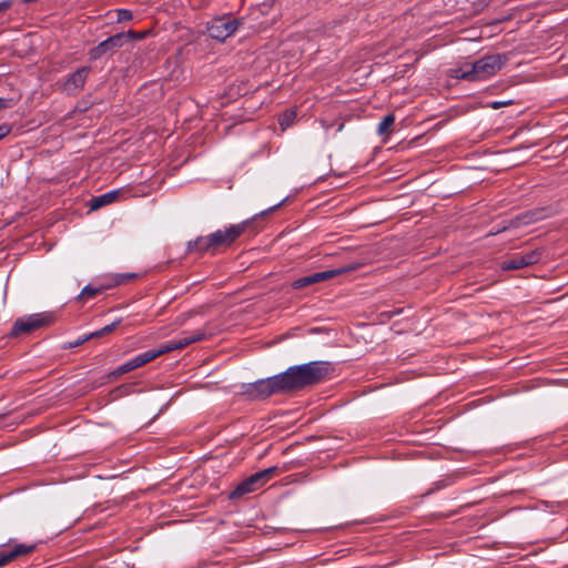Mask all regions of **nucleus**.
Here are the masks:
<instances>
[{
  "label": "nucleus",
  "mask_w": 568,
  "mask_h": 568,
  "mask_svg": "<svg viewBox=\"0 0 568 568\" xmlns=\"http://www.w3.org/2000/svg\"><path fill=\"white\" fill-rule=\"evenodd\" d=\"M115 13L118 22L129 21L132 19V12L128 9H118L115 10Z\"/></svg>",
  "instance_id": "nucleus-21"
},
{
  "label": "nucleus",
  "mask_w": 568,
  "mask_h": 568,
  "mask_svg": "<svg viewBox=\"0 0 568 568\" xmlns=\"http://www.w3.org/2000/svg\"><path fill=\"white\" fill-rule=\"evenodd\" d=\"M124 32L116 33L112 37H109L104 41L100 42L97 47L92 48L89 51V55L91 60H98L108 51L119 48L123 44Z\"/></svg>",
  "instance_id": "nucleus-14"
},
{
  "label": "nucleus",
  "mask_w": 568,
  "mask_h": 568,
  "mask_svg": "<svg viewBox=\"0 0 568 568\" xmlns=\"http://www.w3.org/2000/svg\"><path fill=\"white\" fill-rule=\"evenodd\" d=\"M119 323H120L119 321L113 322L112 324L104 326V327H103V328H101L100 331H97V332L92 333V334L90 335V337H92V336H97V337H99V336H102V335L109 334V333H111V332H112V331H113V329L119 325Z\"/></svg>",
  "instance_id": "nucleus-20"
},
{
  "label": "nucleus",
  "mask_w": 568,
  "mask_h": 568,
  "mask_svg": "<svg viewBox=\"0 0 568 568\" xmlns=\"http://www.w3.org/2000/svg\"><path fill=\"white\" fill-rule=\"evenodd\" d=\"M144 37H145V32L128 31L124 33V39L129 38V39L140 40V39H143Z\"/></svg>",
  "instance_id": "nucleus-22"
},
{
  "label": "nucleus",
  "mask_w": 568,
  "mask_h": 568,
  "mask_svg": "<svg viewBox=\"0 0 568 568\" xmlns=\"http://www.w3.org/2000/svg\"><path fill=\"white\" fill-rule=\"evenodd\" d=\"M247 393L254 398H267L278 393H286L282 375L277 374L268 378L258 379L247 387Z\"/></svg>",
  "instance_id": "nucleus-5"
},
{
  "label": "nucleus",
  "mask_w": 568,
  "mask_h": 568,
  "mask_svg": "<svg viewBox=\"0 0 568 568\" xmlns=\"http://www.w3.org/2000/svg\"><path fill=\"white\" fill-rule=\"evenodd\" d=\"M295 119L296 112L294 110H287L278 119L280 126L282 130H285L294 123Z\"/></svg>",
  "instance_id": "nucleus-17"
},
{
  "label": "nucleus",
  "mask_w": 568,
  "mask_h": 568,
  "mask_svg": "<svg viewBox=\"0 0 568 568\" xmlns=\"http://www.w3.org/2000/svg\"><path fill=\"white\" fill-rule=\"evenodd\" d=\"M540 257L541 252L539 250H534L525 254H518L505 261L501 265V268L505 271L519 270L537 263Z\"/></svg>",
  "instance_id": "nucleus-11"
},
{
  "label": "nucleus",
  "mask_w": 568,
  "mask_h": 568,
  "mask_svg": "<svg viewBox=\"0 0 568 568\" xmlns=\"http://www.w3.org/2000/svg\"><path fill=\"white\" fill-rule=\"evenodd\" d=\"M277 473V467L273 466L266 468L264 470L257 471L242 483H240L233 491L230 494L231 499L241 498L242 496L253 493L264 484H266L275 474Z\"/></svg>",
  "instance_id": "nucleus-4"
},
{
  "label": "nucleus",
  "mask_w": 568,
  "mask_h": 568,
  "mask_svg": "<svg viewBox=\"0 0 568 568\" xmlns=\"http://www.w3.org/2000/svg\"><path fill=\"white\" fill-rule=\"evenodd\" d=\"M11 4H12V2L9 0L0 2V11L9 9L11 7Z\"/></svg>",
  "instance_id": "nucleus-26"
},
{
  "label": "nucleus",
  "mask_w": 568,
  "mask_h": 568,
  "mask_svg": "<svg viewBox=\"0 0 568 568\" xmlns=\"http://www.w3.org/2000/svg\"><path fill=\"white\" fill-rule=\"evenodd\" d=\"M8 547H10V549L0 550V567L8 565L21 556L29 555L36 549V545L23 542L14 544L13 546L9 544Z\"/></svg>",
  "instance_id": "nucleus-13"
},
{
  "label": "nucleus",
  "mask_w": 568,
  "mask_h": 568,
  "mask_svg": "<svg viewBox=\"0 0 568 568\" xmlns=\"http://www.w3.org/2000/svg\"><path fill=\"white\" fill-rule=\"evenodd\" d=\"M241 26V20L230 16H221L212 19L207 24V32L211 38L225 41L233 36Z\"/></svg>",
  "instance_id": "nucleus-6"
},
{
  "label": "nucleus",
  "mask_w": 568,
  "mask_h": 568,
  "mask_svg": "<svg viewBox=\"0 0 568 568\" xmlns=\"http://www.w3.org/2000/svg\"><path fill=\"white\" fill-rule=\"evenodd\" d=\"M119 196V191H111L108 193H104L102 195H99L97 197H93L91 200V209L98 210L106 204L113 203Z\"/></svg>",
  "instance_id": "nucleus-15"
},
{
  "label": "nucleus",
  "mask_w": 568,
  "mask_h": 568,
  "mask_svg": "<svg viewBox=\"0 0 568 568\" xmlns=\"http://www.w3.org/2000/svg\"><path fill=\"white\" fill-rule=\"evenodd\" d=\"M90 67H82L67 78L62 84V89L68 94H74L83 89L88 75L90 73Z\"/></svg>",
  "instance_id": "nucleus-12"
},
{
  "label": "nucleus",
  "mask_w": 568,
  "mask_h": 568,
  "mask_svg": "<svg viewBox=\"0 0 568 568\" xmlns=\"http://www.w3.org/2000/svg\"><path fill=\"white\" fill-rule=\"evenodd\" d=\"M10 133V128L7 124L0 125V140Z\"/></svg>",
  "instance_id": "nucleus-25"
},
{
  "label": "nucleus",
  "mask_w": 568,
  "mask_h": 568,
  "mask_svg": "<svg viewBox=\"0 0 568 568\" xmlns=\"http://www.w3.org/2000/svg\"><path fill=\"white\" fill-rule=\"evenodd\" d=\"M158 353L155 349H150V351H146L144 353H141L136 356H134L133 358H131L130 361L123 363L122 365H120L119 367H116L112 373H111V376L113 377H119L123 374H126L133 369H136L141 366H144L145 364L154 361L155 358H158Z\"/></svg>",
  "instance_id": "nucleus-10"
},
{
  "label": "nucleus",
  "mask_w": 568,
  "mask_h": 568,
  "mask_svg": "<svg viewBox=\"0 0 568 568\" xmlns=\"http://www.w3.org/2000/svg\"><path fill=\"white\" fill-rule=\"evenodd\" d=\"M537 220L536 213H526L517 217L516 225H527Z\"/></svg>",
  "instance_id": "nucleus-19"
},
{
  "label": "nucleus",
  "mask_w": 568,
  "mask_h": 568,
  "mask_svg": "<svg viewBox=\"0 0 568 568\" xmlns=\"http://www.w3.org/2000/svg\"><path fill=\"white\" fill-rule=\"evenodd\" d=\"M395 122L394 114H387L383 118V120L379 122L377 126V132L379 135L388 134L390 131V128L393 126Z\"/></svg>",
  "instance_id": "nucleus-16"
},
{
  "label": "nucleus",
  "mask_w": 568,
  "mask_h": 568,
  "mask_svg": "<svg viewBox=\"0 0 568 568\" xmlns=\"http://www.w3.org/2000/svg\"><path fill=\"white\" fill-rule=\"evenodd\" d=\"M501 54L485 55L475 62H464L450 70V75L467 81H483L496 74L505 64Z\"/></svg>",
  "instance_id": "nucleus-2"
},
{
  "label": "nucleus",
  "mask_w": 568,
  "mask_h": 568,
  "mask_svg": "<svg viewBox=\"0 0 568 568\" xmlns=\"http://www.w3.org/2000/svg\"><path fill=\"white\" fill-rule=\"evenodd\" d=\"M508 104H509L508 101H495V102L490 103V108L496 110V109H499V108L508 105Z\"/></svg>",
  "instance_id": "nucleus-24"
},
{
  "label": "nucleus",
  "mask_w": 568,
  "mask_h": 568,
  "mask_svg": "<svg viewBox=\"0 0 568 568\" xmlns=\"http://www.w3.org/2000/svg\"><path fill=\"white\" fill-rule=\"evenodd\" d=\"M51 317L44 314H32L14 322L11 336H20L29 334L40 327H43L50 323Z\"/></svg>",
  "instance_id": "nucleus-7"
},
{
  "label": "nucleus",
  "mask_w": 568,
  "mask_h": 568,
  "mask_svg": "<svg viewBox=\"0 0 568 568\" xmlns=\"http://www.w3.org/2000/svg\"><path fill=\"white\" fill-rule=\"evenodd\" d=\"M354 270H356V266L349 265L346 267H339V268H335V270L317 272V273L297 278L296 281L293 282L292 286L296 290L303 288L305 286L331 280L335 276L352 272Z\"/></svg>",
  "instance_id": "nucleus-8"
},
{
  "label": "nucleus",
  "mask_w": 568,
  "mask_h": 568,
  "mask_svg": "<svg viewBox=\"0 0 568 568\" xmlns=\"http://www.w3.org/2000/svg\"><path fill=\"white\" fill-rule=\"evenodd\" d=\"M101 292L100 287H92L90 285L85 286L81 293L79 294V300L82 302L88 301L89 298H92L97 296Z\"/></svg>",
  "instance_id": "nucleus-18"
},
{
  "label": "nucleus",
  "mask_w": 568,
  "mask_h": 568,
  "mask_svg": "<svg viewBox=\"0 0 568 568\" xmlns=\"http://www.w3.org/2000/svg\"><path fill=\"white\" fill-rule=\"evenodd\" d=\"M12 104H13V101L11 99L0 98V111L11 108Z\"/></svg>",
  "instance_id": "nucleus-23"
},
{
  "label": "nucleus",
  "mask_w": 568,
  "mask_h": 568,
  "mask_svg": "<svg viewBox=\"0 0 568 568\" xmlns=\"http://www.w3.org/2000/svg\"><path fill=\"white\" fill-rule=\"evenodd\" d=\"M331 372L327 362H310L288 367L281 373L286 393L298 390L324 381Z\"/></svg>",
  "instance_id": "nucleus-1"
},
{
  "label": "nucleus",
  "mask_w": 568,
  "mask_h": 568,
  "mask_svg": "<svg viewBox=\"0 0 568 568\" xmlns=\"http://www.w3.org/2000/svg\"><path fill=\"white\" fill-rule=\"evenodd\" d=\"M244 229L245 226L243 224H235L225 230H217L207 236H200L187 243V251L190 253H204L210 250L230 245L243 233Z\"/></svg>",
  "instance_id": "nucleus-3"
},
{
  "label": "nucleus",
  "mask_w": 568,
  "mask_h": 568,
  "mask_svg": "<svg viewBox=\"0 0 568 568\" xmlns=\"http://www.w3.org/2000/svg\"><path fill=\"white\" fill-rule=\"evenodd\" d=\"M205 337V333L203 331H195L192 333H183V335L179 338L166 342L156 348L158 356L166 354L172 351L182 349L189 346L192 343L202 341Z\"/></svg>",
  "instance_id": "nucleus-9"
}]
</instances>
